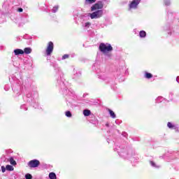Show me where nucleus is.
<instances>
[{
    "mask_svg": "<svg viewBox=\"0 0 179 179\" xmlns=\"http://www.w3.org/2000/svg\"><path fill=\"white\" fill-rule=\"evenodd\" d=\"M50 66H52L57 75L59 76L58 77L57 80H60V83L64 81V73H62V71H61V69L58 66V64H57V62H50Z\"/></svg>",
    "mask_w": 179,
    "mask_h": 179,
    "instance_id": "5",
    "label": "nucleus"
},
{
    "mask_svg": "<svg viewBox=\"0 0 179 179\" xmlns=\"http://www.w3.org/2000/svg\"><path fill=\"white\" fill-rule=\"evenodd\" d=\"M1 171L2 173H5V171H6V167L1 166Z\"/></svg>",
    "mask_w": 179,
    "mask_h": 179,
    "instance_id": "42",
    "label": "nucleus"
},
{
    "mask_svg": "<svg viewBox=\"0 0 179 179\" xmlns=\"http://www.w3.org/2000/svg\"><path fill=\"white\" fill-rule=\"evenodd\" d=\"M99 51H101V52H110V51H113V46H111V44L106 43H101L99 45Z\"/></svg>",
    "mask_w": 179,
    "mask_h": 179,
    "instance_id": "6",
    "label": "nucleus"
},
{
    "mask_svg": "<svg viewBox=\"0 0 179 179\" xmlns=\"http://www.w3.org/2000/svg\"><path fill=\"white\" fill-rule=\"evenodd\" d=\"M15 179H17V178H16V176H15Z\"/></svg>",
    "mask_w": 179,
    "mask_h": 179,
    "instance_id": "56",
    "label": "nucleus"
},
{
    "mask_svg": "<svg viewBox=\"0 0 179 179\" xmlns=\"http://www.w3.org/2000/svg\"><path fill=\"white\" fill-rule=\"evenodd\" d=\"M117 151L119 156L122 157V159H129V157H132V156L135 155V152L132 150V148L124 145H121L120 146L115 148V152Z\"/></svg>",
    "mask_w": 179,
    "mask_h": 179,
    "instance_id": "2",
    "label": "nucleus"
},
{
    "mask_svg": "<svg viewBox=\"0 0 179 179\" xmlns=\"http://www.w3.org/2000/svg\"><path fill=\"white\" fill-rule=\"evenodd\" d=\"M103 1H106V0H103Z\"/></svg>",
    "mask_w": 179,
    "mask_h": 179,
    "instance_id": "59",
    "label": "nucleus"
},
{
    "mask_svg": "<svg viewBox=\"0 0 179 179\" xmlns=\"http://www.w3.org/2000/svg\"><path fill=\"white\" fill-rule=\"evenodd\" d=\"M12 59H13V57H12Z\"/></svg>",
    "mask_w": 179,
    "mask_h": 179,
    "instance_id": "58",
    "label": "nucleus"
},
{
    "mask_svg": "<svg viewBox=\"0 0 179 179\" xmlns=\"http://www.w3.org/2000/svg\"><path fill=\"white\" fill-rule=\"evenodd\" d=\"M139 3H141V0H132L129 4V9H136Z\"/></svg>",
    "mask_w": 179,
    "mask_h": 179,
    "instance_id": "11",
    "label": "nucleus"
},
{
    "mask_svg": "<svg viewBox=\"0 0 179 179\" xmlns=\"http://www.w3.org/2000/svg\"><path fill=\"white\" fill-rule=\"evenodd\" d=\"M133 166H135V164H133Z\"/></svg>",
    "mask_w": 179,
    "mask_h": 179,
    "instance_id": "57",
    "label": "nucleus"
},
{
    "mask_svg": "<svg viewBox=\"0 0 179 179\" xmlns=\"http://www.w3.org/2000/svg\"><path fill=\"white\" fill-rule=\"evenodd\" d=\"M9 162L12 166H16L17 163L16 161L13 159V157H10L9 159Z\"/></svg>",
    "mask_w": 179,
    "mask_h": 179,
    "instance_id": "24",
    "label": "nucleus"
},
{
    "mask_svg": "<svg viewBox=\"0 0 179 179\" xmlns=\"http://www.w3.org/2000/svg\"><path fill=\"white\" fill-rule=\"evenodd\" d=\"M173 92H170L169 93V97H170L171 100H173Z\"/></svg>",
    "mask_w": 179,
    "mask_h": 179,
    "instance_id": "44",
    "label": "nucleus"
},
{
    "mask_svg": "<svg viewBox=\"0 0 179 179\" xmlns=\"http://www.w3.org/2000/svg\"><path fill=\"white\" fill-rule=\"evenodd\" d=\"M49 178L50 179H57V174L54 172H51L49 173Z\"/></svg>",
    "mask_w": 179,
    "mask_h": 179,
    "instance_id": "21",
    "label": "nucleus"
},
{
    "mask_svg": "<svg viewBox=\"0 0 179 179\" xmlns=\"http://www.w3.org/2000/svg\"><path fill=\"white\" fill-rule=\"evenodd\" d=\"M103 8H104V4H103V1H99L91 7V10L92 12H94V10H99V9H103Z\"/></svg>",
    "mask_w": 179,
    "mask_h": 179,
    "instance_id": "7",
    "label": "nucleus"
},
{
    "mask_svg": "<svg viewBox=\"0 0 179 179\" xmlns=\"http://www.w3.org/2000/svg\"><path fill=\"white\" fill-rule=\"evenodd\" d=\"M80 76H82V73L80 71H78L76 73H74L73 79H79Z\"/></svg>",
    "mask_w": 179,
    "mask_h": 179,
    "instance_id": "18",
    "label": "nucleus"
},
{
    "mask_svg": "<svg viewBox=\"0 0 179 179\" xmlns=\"http://www.w3.org/2000/svg\"><path fill=\"white\" fill-rule=\"evenodd\" d=\"M91 26H92V23L89 22H85L83 24V27H85V29H89Z\"/></svg>",
    "mask_w": 179,
    "mask_h": 179,
    "instance_id": "30",
    "label": "nucleus"
},
{
    "mask_svg": "<svg viewBox=\"0 0 179 179\" xmlns=\"http://www.w3.org/2000/svg\"><path fill=\"white\" fill-rule=\"evenodd\" d=\"M178 78H179V77H177V78H176V81L178 82V83H179Z\"/></svg>",
    "mask_w": 179,
    "mask_h": 179,
    "instance_id": "50",
    "label": "nucleus"
},
{
    "mask_svg": "<svg viewBox=\"0 0 179 179\" xmlns=\"http://www.w3.org/2000/svg\"><path fill=\"white\" fill-rule=\"evenodd\" d=\"M45 7H43L41 9L43 10V12H48V10L47 9V5L44 4Z\"/></svg>",
    "mask_w": 179,
    "mask_h": 179,
    "instance_id": "38",
    "label": "nucleus"
},
{
    "mask_svg": "<svg viewBox=\"0 0 179 179\" xmlns=\"http://www.w3.org/2000/svg\"><path fill=\"white\" fill-rule=\"evenodd\" d=\"M24 87H29V85H27V86H26V85H24Z\"/></svg>",
    "mask_w": 179,
    "mask_h": 179,
    "instance_id": "54",
    "label": "nucleus"
},
{
    "mask_svg": "<svg viewBox=\"0 0 179 179\" xmlns=\"http://www.w3.org/2000/svg\"><path fill=\"white\" fill-rule=\"evenodd\" d=\"M145 78H146V79H151V78H153V75L150 73L145 72Z\"/></svg>",
    "mask_w": 179,
    "mask_h": 179,
    "instance_id": "26",
    "label": "nucleus"
},
{
    "mask_svg": "<svg viewBox=\"0 0 179 179\" xmlns=\"http://www.w3.org/2000/svg\"><path fill=\"white\" fill-rule=\"evenodd\" d=\"M167 127L169 128V129H176V126L170 122H168Z\"/></svg>",
    "mask_w": 179,
    "mask_h": 179,
    "instance_id": "25",
    "label": "nucleus"
},
{
    "mask_svg": "<svg viewBox=\"0 0 179 179\" xmlns=\"http://www.w3.org/2000/svg\"><path fill=\"white\" fill-rule=\"evenodd\" d=\"M28 166L31 169H36V167L40 166V161L38 159H32L28 162Z\"/></svg>",
    "mask_w": 179,
    "mask_h": 179,
    "instance_id": "10",
    "label": "nucleus"
},
{
    "mask_svg": "<svg viewBox=\"0 0 179 179\" xmlns=\"http://www.w3.org/2000/svg\"><path fill=\"white\" fill-rule=\"evenodd\" d=\"M93 119L90 120V122L91 124H93L94 125H96V124H99V120L94 117V116L92 117Z\"/></svg>",
    "mask_w": 179,
    "mask_h": 179,
    "instance_id": "20",
    "label": "nucleus"
},
{
    "mask_svg": "<svg viewBox=\"0 0 179 179\" xmlns=\"http://www.w3.org/2000/svg\"><path fill=\"white\" fill-rule=\"evenodd\" d=\"M17 12H20V13L23 12V8H17Z\"/></svg>",
    "mask_w": 179,
    "mask_h": 179,
    "instance_id": "43",
    "label": "nucleus"
},
{
    "mask_svg": "<svg viewBox=\"0 0 179 179\" xmlns=\"http://www.w3.org/2000/svg\"><path fill=\"white\" fill-rule=\"evenodd\" d=\"M57 85H59V86H60L61 89L63 90L64 94H66V96H70L71 97L76 96V95L75 94V92H73V90H72V89L68 90L64 80L61 82V80H59V79H58Z\"/></svg>",
    "mask_w": 179,
    "mask_h": 179,
    "instance_id": "3",
    "label": "nucleus"
},
{
    "mask_svg": "<svg viewBox=\"0 0 179 179\" xmlns=\"http://www.w3.org/2000/svg\"><path fill=\"white\" fill-rule=\"evenodd\" d=\"M68 58H69V55H64L62 56V59H66Z\"/></svg>",
    "mask_w": 179,
    "mask_h": 179,
    "instance_id": "39",
    "label": "nucleus"
},
{
    "mask_svg": "<svg viewBox=\"0 0 179 179\" xmlns=\"http://www.w3.org/2000/svg\"><path fill=\"white\" fill-rule=\"evenodd\" d=\"M163 100H164V98H163L162 96H159L156 99L155 103H162Z\"/></svg>",
    "mask_w": 179,
    "mask_h": 179,
    "instance_id": "29",
    "label": "nucleus"
},
{
    "mask_svg": "<svg viewBox=\"0 0 179 179\" xmlns=\"http://www.w3.org/2000/svg\"><path fill=\"white\" fill-rule=\"evenodd\" d=\"M97 0H85L84 5L87 6V5H92V3H94Z\"/></svg>",
    "mask_w": 179,
    "mask_h": 179,
    "instance_id": "17",
    "label": "nucleus"
},
{
    "mask_svg": "<svg viewBox=\"0 0 179 179\" xmlns=\"http://www.w3.org/2000/svg\"><path fill=\"white\" fill-rule=\"evenodd\" d=\"M6 169L7 171H13V170H14V168L12 165H6Z\"/></svg>",
    "mask_w": 179,
    "mask_h": 179,
    "instance_id": "27",
    "label": "nucleus"
},
{
    "mask_svg": "<svg viewBox=\"0 0 179 179\" xmlns=\"http://www.w3.org/2000/svg\"><path fill=\"white\" fill-rule=\"evenodd\" d=\"M20 108L22 110H24V111H27V106H26V104H23L20 106Z\"/></svg>",
    "mask_w": 179,
    "mask_h": 179,
    "instance_id": "36",
    "label": "nucleus"
},
{
    "mask_svg": "<svg viewBox=\"0 0 179 179\" xmlns=\"http://www.w3.org/2000/svg\"><path fill=\"white\" fill-rule=\"evenodd\" d=\"M13 65L14 66H17V65L16 64V63L15 62V61L13 60Z\"/></svg>",
    "mask_w": 179,
    "mask_h": 179,
    "instance_id": "48",
    "label": "nucleus"
},
{
    "mask_svg": "<svg viewBox=\"0 0 179 179\" xmlns=\"http://www.w3.org/2000/svg\"><path fill=\"white\" fill-rule=\"evenodd\" d=\"M122 136H124V138H127L128 136V133L123 131L122 133Z\"/></svg>",
    "mask_w": 179,
    "mask_h": 179,
    "instance_id": "41",
    "label": "nucleus"
},
{
    "mask_svg": "<svg viewBox=\"0 0 179 179\" xmlns=\"http://www.w3.org/2000/svg\"><path fill=\"white\" fill-rule=\"evenodd\" d=\"M20 40V38H17V41H19Z\"/></svg>",
    "mask_w": 179,
    "mask_h": 179,
    "instance_id": "52",
    "label": "nucleus"
},
{
    "mask_svg": "<svg viewBox=\"0 0 179 179\" xmlns=\"http://www.w3.org/2000/svg\"><path fill=\"white\" fill-rule=\"evenodd\" d=\"M9 89H10V86H9V85H6L4 86V90H6V92H8V90H9Z\"/></svg>",
    "mask_w": 179,
    "mask_h": 179,
    "instance_id": "37",
    "label": "nucleus"
},
{
    "mask_svg": "<svg viewBox=\"0 0 179 179\" xmlns=\"http://www.w3.org/2000/svg\"><path fill=\"white\" fill-rule=\"evenodd\" d=\"M83 97H86V94H83Z\"/></svg>",
    "mask_w": 179,
    "mask_h": 179,
    "instance_id": "53",
    "label": "nucleus"
},
{
    "mask_svg": "<svg viewBox=\"0 0 179 179\" xmlns=\"http://www.w3.org/2000/svg\"><path fill=\"white\" fill-rule=\"evenodd\" d=\"M27 64H29V65L31 66L33 65V60L32 59L29 60V62H28Z\"/></svg>",
    "mask_w": 179,
    "mask_h": 179,
    "instance_id": "45",
    "label": "nucleus"
},
{
    "mask_svg": "<svg viewBox=\"0 0 179 179\" xmlns=\"http://www.w3.org/2000/svg\"><path fill=\"white\" fill-rule=\"evenodd\" d=\"M25 179H33V176L30 173L25 174Z\"/></svg>",
    "mask_w": 179,
    "mask_h": 179,
    "instance_id": "35",
    "label": "nucleus"
},
{
    "mask_svg": "<svg viewBox=\"0 0 179 179\" xmlns=\"http://www.w3.org/2000/svg\"><path fill=\"white\" fill-rule=\"evenodd\" d=\"M129 159H130V162H131L132 164H134V163H138V160H139V158L136 157L135 153H134V155L131 156Z\"/></svg>",
    "mask_w": 179,
    "mask_h": 179,
    "instance_id": "14",
    "label": "nucleus"
},
{
    "mask_svg": "<svg viewBox=\"0 0 179 179\" xmlns=\"http://www.w3.org/2000/svg\"><path fill=\"white\" fill-rule=\"evenodd\" d=\"M164 5L165 6H170V5H171V1L170 0H164Z\"/></svg>",
    "mask_w": 179,
    "mask_h": 179,
    "instance_id": "28",
    "label": "nucleus"
},
{
    "mask_svg": "<svg viewBox=\"0 0 179 179\" xmlns=\"http://www.w3.org/2000/svg\"><path fill=\"white\" fill-rule=\"evenodd\" d=\"M24 101L29 103L34 108H38V103L36 102V99H34V92L33 91H29L27 92V96L24 98Z\"/></svg>",
    "mask_w": 179,
    "mask_h": 179,
    "instance_id": "4",
    "label": "nucleus"
},
{
    "mask_svg": "<svg viewBox=\"0 0 179 179\" xmlns=\"http://www.w3.org/2000/svg\"><path fill=\"white\" fill-rule=\"evenodd\" d=\"M106 127H107L108 128L110 127V124H109L108 122H107V123L106 124Z\"/></svg>",
    "mask_w": 179,
    "mask_h": 179,
    "instance_id": "49",
    "label": "nucleus"
},
{
    "mask_svg": "<svg viewBox=\"0 0 179 179\" xmlns=\"http://www.w3.org/2000/svg\"><path fill=\"white\" fill-rule=\"evenodd\" d=\"M58 6H54L53 8L52 9V13H57V12L58 11Z\"/></svg>",
    "mask_w": 179,
    "mask_h": 179,
    "instance_id": "34",
    "label": "nucleus"
},
{
    "mask_svg": "<svg viewBox=\"0 0 179 179\" xmlns=\"http://www.w3.org/2000/svg\"><path fill=\"white\" fill-rule=\"evenodd\" d=\"M108 111L109 115L111 117V118H117V115H115V113H114V111H113V110L108 108Z\"/></svg>",
    "mask_w": 179,
    "mask_h": 179,
    "instance_id": "16",
    "label": "nucleus"
},
{
    "mask_svg": "<svg viewBox=\"0 0 179 179\" xmlns=\"http://www.w3.org/2000/svg\"><path fill=\"white\" fill-rule=\"evenodd\" d=\"M83 115H85V117H94V115L92 114V111H90L89 109H85L83 110Z\"/></svg>",
    "mask_w": 179,
    "mask_h": 179,
    "instance_id": "12",
    "label": "nucleus"
},
{
    "mask_svg": "<svg viewBox=\"0 0 179 179\" xmlns=\"http://www.w3.org/2000/svg\"><path fill=\"white\" fill-rule=\"evenodd\" d=\"M150 164L152 166V167H155V169H159V166L156 165V163L153 161H150Z\"/></svg>",
    "mask_w": 179,
    "mask_h": 179,
    "instance_id": "31",
    "label": "nucleus"
},
{
    "mask_svg": "<svg viewBox=\"0 0 179 179\" xmlns=\"http://www.w3.org/2000/svg\"><path fill=\"white\" fill-rule=\"evenodd\" d=\"M14 54L15 55H23L24 52L22 49H15L14 50Z\"/></svg>",
    "mask_w": 179,
    "mask_h": 179,
    "instance_id": "15",
    "label": "nucleus"
},
{
    "mask_svg": "<svg viewBox=\"0 0 179 179\" xmlns=\"http://www.w3.org/2000/svg\"><path fill=\"white\" fill-rule=\"evenodd\" d=\"M22 0H12L13 8H15V6H20V5H22Z\"/></svg>",
    "mask_w": 179,
    "mask_h": 179,
    "instance_id": "13",
    "label": "nucleus"
},
{
    "mask_svg": "<svg viewBox=\"0 0 179 179\" xmlns=\"http://www.w3.org/2000/svg\"><path fill=\"white\" fill-rule=\"evenodd\" d=\"M115 124H117V125H120V124H121V122H120V120H116Z\"/></svg>",
    "mask_w": 179,
    "mask_h": 179,
    "instance_id": "46",
    "label": "nucleus"
},
{
    "mask_svg": "<svg viewBox=\"0 0 179 179\" xmlns=\"http://www.w3.org/2000/svg\"><path fill=\"white\" fill-rule=\"evenodd\" d=\"M67 106H69V107H72V103L71 102L67 103Z\"/></svg>",
    "mask_w": 179,
    "mask_h": 179,
    "instance_id": "47",
    "label": "nucleus"
},
{
    "mask_svg": "<svg viewBox=\"0 0 179 179\" xmlns=\"http://www.w3.org/2000/svg\"><path fill=\"white\" fill-rule=\"evenodd\" d=\"M17 76H19L18 73L12 75L9 78L10 82H12V80L13 81L12 90L13 93L15 94V97H17L22 94V89H23V81L22 78H19Z\"/></svg>",
    "mask_w": 179,
    "mask_h": 179,
    "instance_id": "1",
    "label": "nucleus"
},
{
    "mask_svg": "<svg viewBox=\"0 0 179 179\" xmlns=\"http://www.w3.org/2000/svg\"><path fill=\"white\" fill-rule=\"evenodd\" d=\"M166 156H169V155L166 154Z\"/></svg>",
    "mask_w": 179,
    "mask_h": 179,
    "instance_id": "55",
    "label": "nucleus"
},
{
    "mask_svg": "<svg viewBox=\"0 0 179 179\" xmlns=\"http://www.w3.org/2000/svg\"><path fill=\"white\" fill-rule=\"evenodd\" d=\"M23 38H25L26 40H29V39L31 38V37H30L29 35H24L23 36Z\"/></svg>",
    "mask_w": 179,
    "mask_h": 179,
    "instance_id": "40",
    "label": "nucleus"
},
{
    "mask_svg": "<svg viewBox=\"0 0 179 179\" xmlns=\"http://www.w3.org/2000/svg\"><path fill=\"white\" fill-rule=\"evenodd\" d=\"M99 79H101V80H108V77H107L106 75H98Z\"/></svg>",
    "mask_w": 179,
    "mask_h": 179,
    "instance_id": "19",
    "label": "nucleus"
},
{
    "mask_svg": "<svg viewBox=\"0 0 179 179\" xmlns=\"http://www.w3.org/2000/svg\"><path fill=\"white\" fill-rule=\"evenodd\" d=\"M139 36H140L141 38H145V37H146V31H141L139 32Z\"/></svg>",
    "mask_w": 179,
    "mask_h": 179,
    "instance_id": "22",
    "label": "nucleus"
},
{
    "mask_svg": "<svg viewBox=\"0 0 179 179\" xmlns=\"http://www.w3.org/2000/svg\"><path fill=\"white\" fill-rule=\"evenodd\" d=\"M103 16V10H98L90 14L91 19H99Z\"/></svg>",
    "mask_w": 179,
    "mask_h": 179,
    "instance_id": "8",
    "label": "nucleus"
},
{
    "mask_svg": "<svg viewBox=\"0 0 179 179\" xmlns=\"http://www.w3.org/2000/svg\"><path fill=\"white\" fill-rule=\"evenodd\" d=\"M85 17H89L88 13H85L80 15V19L85 20Z\"/></svg>",
    "mask_w": 179,
    "mask_h": 179,
    "instance_id": "33",
    "label": "nucleus"
},
{
    "mask_svg": "<svg viewBox=\"0 0 179 179\" xmlns=\"http://www.w3.org/2000/svg\"><path fill=\"white\" fill-rule=\"evenodd\" d=\"M53 51H54V43H52V41H50L46 48V55L48 56L51 55Z\"/></svg>",
    "mask_w": 179,
    "mask_h": 179,
    "instance_id": "9",
    "label": "nucleus"
},
{
    "mask_svg": "<svg viewBox=\"0 0 179 179\" xmlns=\"http://www.w3.org/2000/svg\"><path fill=\"white\" fill-rule=\"evenodd\" d=\"M65 115L66 117H68V118H71V117H72V113H71L69 110H67L65 112Z\"/></svg>",
    "mask_w": 179,
    "mask_h": 179,
    "instance_id": "32",
    "label": "nucleus"
},
{
    "mask_svg": "<svg viewBox=\"0 0 179 179\" xmlns=\"http://www.w3.org/2000/svg\"><path fill=\"white\" fill-rule=\"evenodd\" d=\"M23 51H24V54H31V48H25Z\"/></svg>",
    "mask_w": 179,
    "mask_h": 179,
    "instance_id": "23",
    "label": "nucleus"
},
{
    "mask_svg": "<svg viewBox=\"0 0 179 179\" xmlns=\"http://www.w3.org/2000/svg\"><path fill=\"white\" fill-rule=\"evenodd\" d=\"M168 34H169V36H171V31H168Z\"/></svg>",
    "mask_w": 179,
    "mask_h": 179,
    "instance_id": "51",
    "label": "nucleus"
}]
</instances>
